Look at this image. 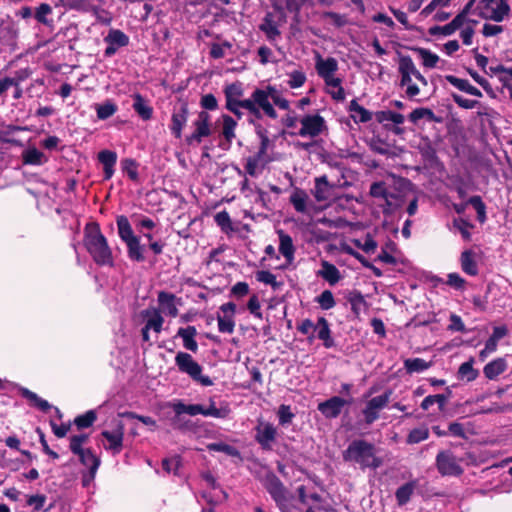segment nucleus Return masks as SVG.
<instances>
[{
    "mask_svg": "<svg viewBox=\"0 0 512 512\" xmlns=\"http://www.w3.org/2000/svg\"><path fill=\"white\" fill-rule=\"evenodd\" d=\"M431 363L421 358H409L404 361V367L410 374L421 373L430 368Z\"/></svg>",
    "mask_w": 512,
    "mask_h": 512,
    "instance_id": "nucleus-41",
    "label": "nucleus"
},
{
    "mask_svg": "<svg viewBox=\"0 0 512 512\" xmlns=\"http://www.w3.org/2000/svg\"><path fill=\"white\" fill-rule=\"evenodd\" d=\"M316 302L324 310L333 308L336 304L333 293L330 290L323 291L317 298Z\"/></svg>",
    "mask_w": 512,
    "mask_h": 512,
    "instance_id": "nucleus-54",
    "label": "nucleus"
},
{
    "mask_svg": "<svg viewBox=\"0 0 512 512\" xmlns=\"http://www.w3.org/2000/svg\"><path fill=\"white\" fill-rule=\"evenodd\" d=\"M255 438L263 448L269 449L276 438V429L268 422H260L256 427Z\"/></svg>",
    "mask_w": 512,
    "mask_h": 512,
    "instance_id": "nucleus-21",
    "label": "nucleus"
},
{
    "mask_svg": "<svg viewBox=\"0 0 512 512\" xmlns=\"http://www.w3.org/2000/svg\"><path fill=\"white\" fill-rule=\"evenodd\" d=\"M144 316L147 318L145 326L155 333H160L164 323V319L158 310H146Z\"/></svg>",
    "mask_w": 512,
    "mask_h": 512,
    "instance_id": "nucleus-34",
    "label": "nucleus"
},
{
    "mask_svg": "<svg viewBox=\"0 0 512 512\" xmlns=\"http://www.w3.org/2000/svg\"><path fill=\"white\" fill-rule=\"evenodd\" d=\"M391 392H385L382 395L370 399L363 409V415L367 424L373 423L379 417V412L389 403Z\"/></svg>",
    "mask_w": 512,
    "mask_h": 512,
    "instance_id": "nucleus-17",
    "label": "nucleus"
},
{
    "mask_svg": "<svg viewBox=\"0 0 512 512\" xmlns=\"http://www.w3.org/2000/svg\"><path fill=\"white\" fill-rule=\"evenodd\" d=\"M52 13V8L49 4L42 3L35 12V18L42 24H49L50 21L46 18L47 15Z\"/></svg>",
    "mask_w": 512,
    "mask_h": 512,
    "instance_id": "nucleus-60",
    "label": "nucleus"
},
{
    "mask_svg": "<svg viewBox=\"0 0 512 512\" xmlns=\"http://www.w3.org/2000/svg\"><path fill=\"white\" fill-rule=\"evenodd\" d=\"M509 11L510 7L504 0H479L476 5V12L481 18L495 22H501Z\"/></svg>",
    "mask_w": 512,
    "mask_h": 512,
    "instance_id": "nucleus-6",
    "label": "nucleus"
},
{
    "mask_svg": "<svg viewBox=\"0 0 512 512\" xmlns=\"http://www.w3.org/2000/svg\"><path fill=\"white\" fill-rule=\"evenodd\" d=\"M207 448L211 451L223 452L229 456H239L237 449L226 443H211L207 446Z\"/></svg>",
    "mask_w": 512,
    "mask_h": 512,
    "instance_id": "nucleus-57",
    "label": "nucleus"
},
{
    "mask_svg": "<svg viewBox=\"0 0 512 512\" xmlns=\"http://www.w3.org/2000/svg\"><path fill=\"white\" fill-rule=\"evenodd\" d=\"M370 195L385 201L384 213H391L404 203L401 197L387 191L384 182L373 183L370 187Z\"/></svg>",
    "mask_w": 512,
    "mask_h": 512,
    "instance_id": "nucleus-10",
    "label": "nucleus"
},
{
    "mask_svg": "<svg viewBox=\"0 0 512 512\" xmlns=\"http://www.w3.org/2000/svg\"><path fill=\"white\" fill-rule=\"evenodd\" d=\"M478 375L479 372L473 368V359L462 363L458 369V378L467 382L475 380Z\"/></svg>",
    "mask_w": 512,
    "mask_h": 512,
    "instance_id": "nucleus-42",
    "label": "nucleus"
},
{
    "mask_svg": "<svg viewBox=\"0 0 512 512\" xmlns=\"http://www.w3.org/2000/svg\"><path fill=\"white\" fill-rule=\"evenodd\" d=\"M290 202L294 209L303 214H309L313 211V204L309 199L308 194L302 190L296 188L290 195Z\"/></svg>",
    "mask_w": 512,
    "mask_h": 512,
    "instance_id": "nucleus-22",
    "label": "nucleus"
},
{
    "mask_svg": "<svg viewBox=\"0 0 512 512\" xmlns=\"http://www.w3.org/2000/svg\"><path fill=\"white\" fill-rule=\"evenodd\" d=\"M377 119L380 122L391 121L395 124H402L404 122V116L393 111H381L377 114Z\"/></svg>",
    "mask_w": 512,
    "mask_h": 512,
    "instance_id": "nucleus-58",
    "label": "nucleus"
},
{
    "mask_svg": "<svg viewBox=\"0 0 512 512\" xmlns=\"http://www.w3.org/2000/svg\"><path fill=\"white\" fill-rule=\"evenodd\" d=\"M312 194L318 202H330L334 198V186L328 182L326 176L315 179Z\"/></svg>",
    "mask_w": 512,
    "mask_h": 512,
    "instance_id": "nucleus-19",
    "label": "nucleus"
},
{
    "mask_svg": "<svg viewBox=\"0 0 512 512\" xmlns=\"http://www.w3.org/2000/svg\"><path fill=\"white\" fill-rule=\"evenodd\" d=\"M315 69L321 78L335 74L338 70V62L333 57L323 58L319 53L315 56Z\"/></svg>",
    "mask_w": 512,
    "mask_h": 512,
    "instance_id": "nucleus-24",
    "label": "nucleus"
},
{
    "mask_svg": "<svg viewBox=\"0 0 512 512\" xmlns=\"http://www.w3.org/2000/svg\"><path fill=\"white\" fill-rule=\"evenodd\" d=\"M507 367L506 359L499 357L487 363L483 368V373L487 379L493 380L505 372Z\"/></svg>",
    "mask_w": 512,
    "mask_h": 512,
    "instance_id": "nucleus-25",
    "label": "nucleus"
},
{
    "mask_svg": "<svg viewBox=\"0 0 512 512\" xmlns=\"http://www.w3.org/2000/svg\"><path fill=\"white\" fill-rule=\"evenodd\" d=\"M279 235V251L286 261L291 264L294 260L295 247L292 238L285 234L282 230L278 231Z\"/></svg>",
    "mask_w": 512,
    "mask_h": 512,
    "instance_id": "nucleus-27",
    "label": "nucleus"
},
{
    "mask_svg": "<svg viewBox=\"0 0 512 512\" xmlns=\"http://www.w3.org/2000/svg\"><path fill=\"white\" fill-rule=\"evenodd\" d=\"M429 431L426 427L413 429L408 435V443L414 444L424 441L428 438Z\"/></svg>",
    "mask_w": 512,
    "mask_h": 512,
    "instance_id": "nucleus-56",
    "label": "nucleus"
},
{
    "mask_svg": "<svg viewBox=\"0 0 512 512\" xmlns=\"http://www.w3.org/2000/svg\"><path fill=\"white\" fill-rule=\"evenodd\" d=\"M467 203L472 205L473 208L476 210L478 220L481 223L485 222V220H486V206L483 203L481 197L480 196H472L471 198H469Z\"/></svg>",
    "mask_w": 512,
    "mask_h": 512,
    "instance_id": "nucleus-51",
    "label": "nucleus"
},
{
    "mask_svg": "<svg viewBox=\"0 0 512 512\" xmlns=\"http://www.w3.org/2000/svg\"><path fill=\"white\" fill-rule=\"evenodd\" d=\"M398 71L400 74V86L405 88V94L408 98H414L420 94V85L423 87L428 85L427 79L421 74L409 56L400 57Z\"/></svg>",
    "mask_w": 512,
    "mask_h": 512,
    "instance_id": "nucleus-3",
    "label": "nucleus"
},
{
    "mask_svg": "<svg viewBox=\"0 0 512 512\" xmlns=\"http://www.w3.org/2000/svg\"><path fill=\"white\" fill-rule=\"evenodd\" d=\"M472 5V1H470L464 10L459 14L460 22H459V36L464 45L470 46L473 43V36L475 34V27L478 22L474 19L468 17V10Z\"/></svg>",
    "mask_w": 512,
    "mask_h": 512,
    "instance_id": "nucleus-15",
    "label": "nucleus"
},
{
    "mask_svg": "<svg viewBox=\"0 0 512 512\" xmlns=\"http://www.w3.org/2000/svg\"><path fill=\"white\" fill-rule=\"evenodd\" d=\"M104 41L107 44H112L120 48L129 44V37L121 30L111 29L104 38Z\"/></svg>",
    "mask_w": 512,
    "mask_h": 512,
    "instance_id": "nucleus-39",
    "label": "nucleus"
},
{
    "mask_svg": "<svg viewBox=\"0 0 512 512\" xmlns=\"http://www.w3.org/2000/svg\"><path fill=\"white\" fill-rule=\"evenodd\" d=\"M416 52L418 53V55L422 61V65L425 68H429V69L435 68L437 63L440 60L439 56L437 54L431 52L428 49L418 48V49H416Z\"/></svg>",
    "mask_w": 512,
    "mask_h": 512,
    "instance_id": "nucleus-44",
    "label": "nucleus"
},
{
    "mask_svg": "<svg viewBox=\"0 0 512 512\" xmlns=\"http://www.w3.org/2000/svg\"><path fill=\"white\" fill-rule=\"evenodd\" d=\"M22 396L31 402L32 405L40 409L41 411H47L50 409L51 405L44 399L40 398L36 393L28 390H21Z\"/></svg>",
    "mask_w": 512,
    "mask_h": 512,
    "instance_id": "nucleus-45",
    "label": "nucleus"
},
{
    "mask_svg": "<svg viewBox=\"0 0 512 512\" xmlns=\"http://www.w3.org/2000/svg\"><path fill=\"white\" fill-rule=\"evenodd\" d=\"M121 165L123 172L126 173L131 180L136 181L138 179V165L133 159L126 158L122 160Z\"/></svg>",
    "mask_w": 512,
    "mask_h": 512,
    "instance_id": "nucleus-53",
    "label": "nucleus"
},
{
    "mask_svg": "<svg viewBox=\"0 0 512 512\" xmlns=\"http://www.w3.org/2000/svg\"><path fill=\"white\" fill-rule=\"evenodd\" d=\"M244 94V90L242 84L240 82H235L229 84L224 89V95L226 99V108L232 109V105H241L243 109L248 111H253L254 106L249 101V99L241 100V97Z\"/></svg>",
    "mask_w": 512,
    "mask_h": 512,
    "instance_id": "nucleus-14",
    "label": "nucleus"
},
{
    "mask_svg": "<svg viewBox=\"0 0 512 512\" xmlns=\"http://www.w3.org/2000/svg\"><path fill=\"white\" fill-rule=\"evenodd\" d=\"M222 135L228 141L231 142L235 138V129L237 122L229 115H222Z\"/></svg>",
    "mask_w": 512,
    "mask_h": 512,
    "instance_id": "nucleus-43",
    "label": "nucleus"
},
{
    "mask_svg": "<svg viewBox=\"0 0 512 512\" xmlns=\"http://www.w3.org/2000/svg\"><path fill=\"white\" fill-rule=\"evenodd\" d=\"M271 86H267L264 89H256L253 91L251 98H249V101L254 106L253 111H249L251 114L259 117L260 116V109L263 110V112L269 116L272 119L277 118V113L270 103L271 100Z\"/></svg>",
    "mask_w": 512,
    "mask_h": 512,
    "instance_id": "nucleus-8",
    "label": "nucleus"
},
{
    "mask_svg": "<svg viewBox=\"0 0 512 512\" xmlns=\"http://www.w3.org/2000/svg\"><path fill=\"white\" fill-rule=\"evenodd\" d=\"M445 79L447 82H449L451 85L459 89L460 91H463L469 95L481 97L482 93L481 91L473 86L468 80L461 79L453 75H446Z\"/></svg>",
    "mask_w": 512,
    "mask_h": 512,
    "instance_id": "nucleus-28",
    "label": "nucleus"
},
{
    "mask_svg": "<svg viewBox=\"0 0 512 512\" xmlns=\"http://www.w3.org/2000/svg\"><path fill=\"white\" fill-rule=\"evenodd\" d=\"M117 228L120 239L127 246L128 257L137 262L144 261V246L140 243V238L134 234V231L126 216L117 217Z\"/></svg>",
    "mask_w": 512,
    "mask_h": 512,
    "instance_id": "nucleus-4",
    "label": "nucleus"
},
{
    "mask_svg": "<svg viewBox=\"0 0 512 512\" xmlns=\"http://www.w3.org/2000/svg\"><path fill=\"white\" fill-rule=\"evenodd\" d=\"M96 413L93 410H89L83 415L78 416L75 419V424L78 428H87L90 427L96 420Z\"/></svg>",
    "mask_w": 512,
    "mask_h": 512,
    "instance_id": "nucleus-55",
    "label": "nucleus"
},
{
    "mask_svg": "<svg viewBox=\"0 0 512 512\" xmlns=\"http://www.w3.org/2000/svg\"><path fill=\"white\" fill-rule=\"evenodd\" d=\"M101 436L107 441L104 448L113 454H119L123 448L124 425L121 421H117L113 430H104Z\"/></svg>",
    "mask_w": 512,
    "mask_h": 512,
    "instance_id": "nucleus-13",
    "label": "nucleus"
},
{
    "mask_svg": "<svg viewBox=\"0 0 512 512\" xmlns=\"http://www.w3.org/2000/svg\"><path fill=\"white\" fill-rule=\"evenodd\" d=\"M194 131L186 139L190 145L200 144L203 138L208 137L212 133L210 115L201 111L197 119L193 122Z\"/></svg>",
    "mask_w": 512,
    "mask_h": 512,
    "instance_id": "nucleus-12",
    "label": "nucleus"
},
{
    "mask_svg": "<svg viewBox=\"0 0 512 512\" xmlns=\"http://www.w3.org/2000/svg\"><path fill=\"white\" fill-rule=\"evenodd\" d=\"M318 275L326 280L330 285H335L341 279V274L338 268L328 261H323L321 263V269L318 271Z\"/></svg>",
    "mask_w": 512,
    "mask_h": 512,
    "instance_id": "nucleus-29",
    "label": "nucleus"
},
{
    "mask_svg": "<svg viewBox=\"0 0 512 512\" xmlns=\"http://www.w3.org/2000/svg\"><path fill=\"white\" fill-rule=\"evenodd\" d=\"M325 82V84L332 88L329 93L331 94L332 98L337 101H343L345 99V91L342 87V80L337 77L335 74L328 75L324 78H322Z\"/></svg>",
    "mask_w": 512,
    "mask_h": 512,
    "instance_id": "nucleus-32",
    "label": "nucleus"
},
{
    "mask_svg": "<svg viewBox=\"0 0 512 512\" xmlns=\"http://www.w3.org/2000/svg\"><path fill=\"white\" fill-rule=\"evenodd\" d=\"M271 91V100L273 103L278 106L280 109L288 110L290 107L289 101L282 97L280 92L275 87H270Z\"/></svg>",
    "mask_w": 512,
    "mask_h": 512,
    "instance_id": "nucleus-62",
    "label": "nucleus"
},
{
    "mask_svg": "<svg viewBox=\"0 0 512 512\" xmlns=\"http://www.w3.org/2000/svg\"><path fill=\"white\" fill-rule=\"evenodd\" d=\"M271 91V100L273 103L278 106L280 109L288 110L290 107L289 101L282 97L280 92L275 87H270Z\"/></svg>",
    "mask_w": 512,
    "mask_h": 512,
    "instance_id": "nucleus-63",
    "label": "nucleus"
},
{
    "mask_svg": "<svg viewBox=\"0 0 512 512\" xmlns=\"http://www.w3.org/2000/svg\"><path fill=\"white\" fill-rule=\"evenodd\" d=\"M269 161L268 158H260V156H252L247 158L245 170L250 176H257L261 173L264 165Z\"/></svg>",
    "mask_w": 512,
    "mask_h": 512,
    "instance_id": "nucleus-38",
    "label": "nucleus"
},
{
    "mask_svg": "<svg viewBox=\"0 0 512 512\" xmlns=\"http://www.w3.org/2000/svg\"><path fill=\"white\" fill-rule=\"evenodd\" d=\"M349 110L351 112V117L355 122L365 123L372 119L371 112L359 105L356 100H352L350 102Z\"/></svg>",
    "mask_w": 512,
    "mask_h": 512,
    "instance_id": "nucleus-36",
    "label": "nucleus"
},
{
    "mask_svg": "<svg viewBox=\"0 0 512 512\" xmlns=\"http://www.w3.org/2000/svg\"><path fill=\"white\" fill-rule=\"evenodd\" d=\"M116 111L117 106L111 101L96 106L97 117L101 120L111 117Z\"/></svg>",
    "mask_w": 512,
    "mask_h": 512,
    "instance_id": "nucleus-49",
    "label": "nucleus"
},
{
    "mask_svg": "<svg viewBox=\"0 0 512 512\" xmlns=\"http://www.w3.org/2000/svg\"><path fill=\"white\" fill-rule=\"evenodd\" d=\"M414 491L413 483H406L399 487L396 491V499L399 505L406 504Z\"/></svg>",
    "mask_w": 512,
    "mask_h": 512,
    "instance_id": "nucleus-47",
    "label": "nucleus"
},
{
    "mask_svg": "<svg viewBox=\"0 0 512 512\" xmlns=\"http://www.w3.org/2000/svg\"><path fill=\"white\" fill-rule=\"evenodd\" d=\"M175 364L181 373L188 375L194 382L205 387L213 385L212 379L202 374V366L189 353L178 352L175 356Z\"/></svg>",
    "mask_w": 512,
    "mask_h": 512,
    "instance_id": "nucleus-5",
    "label": "nucleus"
},
{
    "mask_svg": "<svg viewBox=\"0 0 512 512\" xmlns=\"http://www.w3.org/2000/svg\"><path fill=\"white\" fill-rule=\"evenodd\" d=\"M78 457L81 463L89 469L91 475L94 476L100 465L99 458L96 457L90 449H85L78 454Z\"/></svg>",
    "mask_w": 512,
    "mask_h": 512,
    "instance_id": "nucleus-37",
    "label": "nucleus"
},
{
    "mask_svg": "<svg viewBox=\"0 0 512 512\" xmlns=\"http://www.w3.org/2000/svg\"><path fill=\"white\" fill-rule=\"evenodd\" d=\"M447 401L448 396L444 394L429 395L422 401L421 408L423 410H428L433 404H438L440 410H442Z\"/></svg>",
    "mask_w": 512,
    "mask_h": 512,
    "instance_id": "nucleus-46",
    "label": "nucleus"
},
{
    "mask_svg": "<svg viewBox=\"0 0 512 512\" xmlns=\"http://www.w3.org/2000/svg\"><path fill=\"white\" fill-rule=\"evenodd\" d=\"M461 268L466 274L471 276H475L478 273L477 263L471 251H464L461 254Z\"/></svg>",
    "mask_w": 512,
    "mask_h": 512,
    "instance_id": "nucleus-40",
    "label": "nucleus"
},
{
    "mask_svg": "<svg viewBox=\"0 0 512 512\" xmlns=\"http://www.w3.org/2000/svg\"><path fill=\"white\" fill-rule=\"evenodd\" d=\"M214 219L217 225L220 226L223 231L228 232L232 230L231 219L226 211L218 212Z\"/></svg>",
    "mask_w": 512,
    "mask_h": 512,
    "instance_id": "nucleus-59",
    "label": "nucleus"
},
{
    "mask_svg": "<svg viewBox=\"0 0 512 512\" xmlns=\"http://www.w3.org/2000/svg\"><path fill=\"white\" fill-rule=\"evenodd\" d=\"M133 108L143 120H149L152 117L153 109L148 102L140 95L133 96Z\"/></svg>",
    "mask_w": 512,
    "mask_h": 512,
    "instance_id": "nucleus-35",
    "label": "nucleus"
},
{
    "mask_svg": "<svg viewBox=\"0 0 512 512\" xmlns=\"http://www.w3.org/2000/svg\"><path fill=\"white\" fill-rule=\"evenodd\" d=\"M317 332V336L320 340L324 342V346L326 348H330L333 346L334 342L331 338V331L329 328V323L324 317H320L315 325L314 332Z\"/></svg>",
    "mask_w": 512,
    "mask_h": 512,
    "instance_id": "nucleus-33",
    "label": "nucleus"
},
{
    "mask_svg": "<svg viewBox=\"0 0 512 512\" xmlns=\"http://www.w3.org/2000/svg\"><path fill=\"white\" fill-rule=\"evenodd\" d=\"M260 29L264 33H266L267 37L270 39H274L276 36L280 34L276 25L269 18H265L264 22L260 26Z\"/></svg>",
    "mask_w": 512,
    "mask_h": 512,
    "instance_id": "nucleus-64",
    "label": "nucleus"
},
{
    "mask_svg": "<svg viewBox=\"0 0 512 512\" xmlns=\"http://www.w3.org/2000/svg\"><path fill=\"white\" fill-rule=\"evenodd\" d=\"M188 112L185 107H181L178 111H175L172 115L171 131L176 138H180L182 130L187 123Z\"/></svg>",
    "mask_w": 512,
    "mask_h": 512,
    "instance_id": "nucleus-31",
    "label": "nucleus"
},
{
    "mask_svg": "<svg viewBox=\"0 0 512 512\" xmlns=\"http://www.w3.org/2000/svg\"><path fill=\"white\" fill-rule=\"evenodd\" d=\"M343 459L346 462L358 464L362 469H377L383 464L382 458L376 455L375 446L360 439L354 440L348 445L343 452Z\"/></svg>",
    "mask_w": 512,
    "mask_h": 512,
    "instance_id": "nucleus-2",
    "label": "nucleus"
},
{
    "mask_svg": "<svg viewBox=\"0 0 512 512\" xmlns=\"http://www.w3.org/2000/svg\"><path fill=\"white\" fill-rule=\"evenodd\" d=\"M236 305L232 302L220 306V313L217 315L218 329L221 333L232 334L235 328Z\"/></svg>",
    "mask_w": 512,
    "mask_h": 512,
    "instance_id": "nucleus-16",
    "label": "nucleus"
},
{
    "mask_svg": "<svg viewBox=\"0 0 512 512\" xmlns=\"http://www.w3.org/2000/svg\"><path fill=\"white\" fill-rule=\"evenodd\" d=\"M306 82V75L302 70H294L288 73V85L292 89L299 88Z\"/></svg>",
    "mask_w": 512,
    "mask_h": 512,
    "instance_id": "nucleus-52",
    "label": "nucleus"
},
{
    "mask_svg": "<svg viewBox=\"0 0 512 512\" xmlns=\"http://www.w3.org/2000/svg\"><path fill=\"white\" fill-rule=\"evenodd\" d=\"M424 118L428 121H434L435 115L433 111L428 108H416L409 115V119L413 123H417L419 120Z\"/></svg>",
    "mask_w": 512,
    "mask_h": 512,
    "instance_id": "nucleus-50",
    "label": "nucleus"
},
{
    "mask_svg": "<svg viewBox=\"0 0 512 512\" xmlns=\"http://www.w3.org/2000/svg\"><path fill=\"white\" fill-rule=\"evenodd\" d=\"M347 401L335 396L318 405V410L327 418H336L342 411Z\"/></svg>",
    "mask_w": 512,
    "mask_h": 512,
    "instance_id": "nucleus-23",
    "label": "nucleus"
},
{
    "mask_svg": "<svg viewBox=\"0 0 512 512\" xmlns=\"http://www.w3.org/2000/svg\"><path fill=\"white\" fill-rule=\"evenodd\" d=\"M98 160L103 165L105 179H110L114 174L117 154L110 150H102L98 154Z\"/></svg>",
    "mask_w": 512,
    "mask_h": 512,
    "instance_id": "nucleus-26",
    "label": "nucleus"
},
{
    "mask_svg": "<svg viewBox=\"0 0 512 512\" xmlns=\"http://www.w3.org/2000/svg\"><path fill=\"white\" fill-rule=\"evenodd\" d=\"M230 413L228 405H223L219 408L215 406V403L211 401L208 407H204L200 404H189L187 406L186 414L190 416H196L198 414L203 416H210L215 418H226Z\"/></svg>",
    "mask_w": 512,
    "mask_h": 512,
    "instance_id": "nucleus-18",
    "label": "nucleus"
},
{
    "mask_svg": "<svg viewBox=\"0 0 512 512\" xmlns=\"http://www.w3.org/2000/svg\"><path fill=\"white\" fill-rule=\"evenodd\" d=\"M197 334V330L194 326H188L186 328H180L177 332V336L183 340V346L187 350L196 352L198 350V344L194 339Z\"/></svg>",
    "mask_w": 512,
    "mask_h": 512,
    "instance_id": "nucleus-30",
    "label": "nucleus"
},
{
    "mask_svg": "<svg viewBox=\"0 0 512 512\" xmlns=\"http://www.w3.org/2000/svg\"><path fill=\"white\" fill-rule=\"evenodd\" d=\"M23 159L27 164L39 165L43 163L45 156L38 149L30 148L24 152Z\"/></svg>",
    "mask_w": 512,
    "mask_h": 512,
    "instance_id": "nucleus-48",
    "label": "nucleus"
},
{
    "mask_svg": "<svg viewBox=\"0 0 512 512\" xmlns=\"http://www.w3.org/2000/svg\"><path fill=\"white\" fill-rule=\"evenodd\" d=\"M264 485L276 505L282 512H286L292 499V495L287 491L282 482L274 474H268L265 477Z\"/></svg>",
    "mask_w": 512,
    "mask_h": 512,
    "instance_id": "nucleus-7",
    "label": "nucleus"
},
{
    "mask_svg": "<svg viewBox=\"0 0 512 512\" xmlns=\"http://www.w3.org/2000/svg\"><path fill=\"white\" fill-rule=\"evenodd\" d=\"M301 128L298 135L306 138H315L327 130L325 119L319 114H308L300 119Z\"/></svg>",
    "mask_w": 512,
    "mask_h": 512,
    "instance_id": "nucleus-9",
    "label": "nucleus"
},
{
    "mask_svg": "<svg viewBox=\"0 0 512 512\" xmlns=\"http://www.w3.org/2000/svg\"><path fill=\"white\" fill-rule=\"evenodd\" d=\"M158 302L160 306V313H164L171 317L178 315V306L181 305V299L176 298L175 295L166 292L158 294Z\"/></svg>",
    "mask_w": 512,
    "mask_h": 512,
    "instance_id": "nucleus-20",
    "label": "nucleus"
},
{
    "mask_svg": "<svg viewBox=\"0 0 512 512\" xmlns=\"http://www.w3.org/2000/svg\"><path fill=\"white\" fill-rule=\"evenodd\" d=\"M271 91V100L273 103L278 106L280 109L288 110L290 107L289 101L282 97L280 92L275 87H270Z\"/></svg>",
    "mask_w": 512,
    "mask_h": 512,
    "instance_id": "nucleus-61",
    "label": "nucleus"
},
{
    "mask_svg": "<svg viewBox=\"0 0 512 512\" xmlns=\"http://www.w3.org/2000/svg\"><path fill=\"white\" fill-rule=\"evenodd\" d=\"M83 242L96 264L102 266L113 265L112 250L97 223L91 222L85 226Z\"/></svg>",
    "mask_w": 512,
    "mask_h": 512,
    "instance_id": "nucleus-1",
    "label": "nucleus"
},
{
    "mask_svg": "<svg viewBox=\"0 0 512 512\" xmlns=\"http://www.w3.org/2000/svg\"><path fill=\"white\" fill-rule=\"evenodd\" d=\"M436 465L439 473L443 476H459L463 473L460 460L449 451L438 453Z\"/></svg>",
    "mask_w": 512,
    "mask_h": 512,
    "instance_id": "nucleus-11",
    "label": "nucleus"
}]
</instances>
